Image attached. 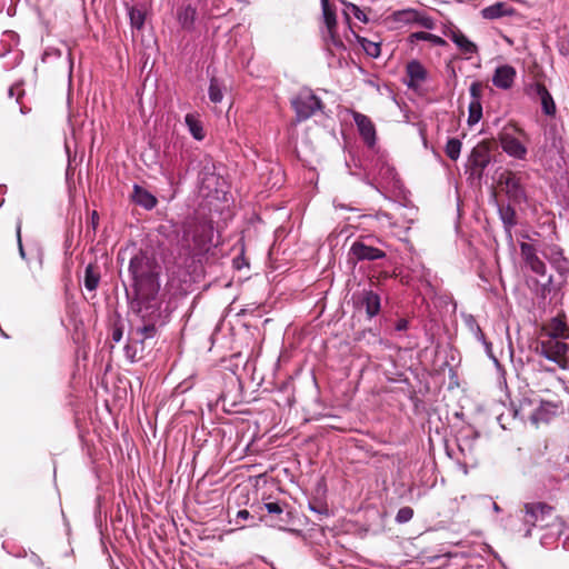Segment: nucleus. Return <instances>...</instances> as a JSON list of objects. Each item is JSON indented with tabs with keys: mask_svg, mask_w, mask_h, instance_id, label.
<instances>
[{
	"mask_svg": "<svg viewBox=\"0 0 569 569\" xmlns=\"http://www.w3.org/2000/svg\"><path fill=\"white\" fill-rule=\"evenodd\" d=\"M163 176L169 186V190L166 196H162V198L170 201L176 197V194L178 192L179 181L177 180L176 176L172 172H163Z\"/></svg>",
	"mask_w": 569,
	"mask_h": 569,
	"instance_id": "4c0bfd02",
	"label": "nucleus"
},
{
	"mask_svg": "<svg viewBox=\"0 0 569 569\" xmlns=\"http://www.w3.org/2000/svg\"><path fill=\"white\" fill-rule=\"evenodd\" d=\"M408 329V321L406 319H400L396 323L397 331H405Z\"/></svg>",
	"mask_w": 569,
	"mask_h": 569,
	"instance_id": "5fc2aeb1",
	"label": "nucleus"
},
{
	"mask_svg": "<svg viewBox=\"0 0 569 569\" xmlns=\"http://www.w3.org/2000/svg\"><path fill=\"white\" fill-rule=\"evenodd\" d=\"M516 77L517 71L512 66L502 64L496 68L492 83L498 89L508 90L513 86Z\"/></svg>",
	"mask_w": 569,
	"mask_h": 569,
	"instance_id": "ddd939ff",
	"label": "nucleus"
},
{
	"mask_svg": "<svg viewBox=\"0 0 569 569\" xmlns=\"http://www.w3.org/2000/svg\"><path fill=\"white\" fill-rule=\"evenodd\" d=\"M123 336V328L122 326L114 325L112 329V340L114 342H119L122 339Z\"/></svg>",
	"mask_w": 569,
	"mask_h": 569,
	"instance_id": "3c124183",
	"label": "nucleus"
},
{
	"mask_svg": "<svg viewBox=\"0 0 569 569\" xmlns=\"http://www.w3.org/2000/svg\"><path fill=\"white\" fill-rule=\"evenodd\" d=\"M413 517V509L411 507H402L396 515V521L398 523H406Z\"/></svg>",
	"mask_w": 569,
	"mask_h": 569,
	"instance_id": "a19ab883",
	"label": "nucleus"
},
{
	"mask_svg": "<svg viewBox=\"0 0 569 569\" xmlns=\"http://www.w3.org/2000/svg\"><path fill=\"white\" fill-rule=\"evenodd\" d=\"M184 123L193 139L201 141L204 139V130L198 113H187Z\"/></svg>",
	"mask_w": 569,
	"mask_h": 569,
	"instance_id": "b1692460",
	"label": "nucleus"
},
{
	"mask_svg": "<svg viewBox=\"0 0 569 569\" xmlns=\"http://www.w3.org/2000/svg\"><path fill=\"white\" fill-rule=\"evenodd\" d=\"M461 141L457 138H451L447 141V144H446V154L451 159V160H457L460 156V152H461Z\"/></svg>",
	"mask_w": 569,
	"mask_h": 569,
	"instance_id": "e433bc0d",
	"label": "nucleus"
},
{
	"mask_svg": "<svg viewBox=\"0 0 569 569\" xmlns=\"http://www.w3.org/2000/svg\"><path fill=\"white\" fill-rule=\"evenodd\" d=\"M61 57V51L56 48H48L42 54V61L47 62L50 58Z\"/></svg>",
	"mask_w": 569,
	"mask_h": 569,
	"instance_id": "de8ad7c7",
	"label": "nucleus"
},
{
	"mask_svg": "<svg viewBox=\"0 0 569 569\" xmlns=\"http://www.w3.org/2000/svg\"><path fill=\"white\" fill-rule=\"evenodd\" d=\"M358 43L363 51L371 58H378L381 53V46L377 41H371L365 37H357Z\"/></svg>",
	"mask_w": 569,
	"mask_h": 569,
	"instance_id": "c756f323",
	"label": "nucleus"
},
{
	"mask_svg": "<svg viewBox=\"0 0 569 569\" xmlns=\"http://www.w3.org/2000/svg\"><path fill=\"white\" fill-rule=\"evenodd\" d=\"M3 201H4L3 199L0 201V207L2 206Z\"/></svg>",
	"mask_w": 569,
	"mask_h": 569,
	"instance_id": "e2e57ef3",
	"label": "nucleus"
},
{
	"mask_svg": "<svg viewBox=\"0 0 569 569\" xmlns=\"http://www.w3.org/2000/svg\"><path fill=\"white\" fill-rule=\"evenodd\" d=\"M350 10L356 19L362 22H367L366 13L356 4H350Z\"/></svg>",
	"mask_w": 569,
	"mask_h": 569,
	"instance_id": "09e8293b",
	"label": "nucleus"
},
{
	"mask_svg": "<svg viewBox=\"0 0 569 569\" xmlns=\"http://www.w3.org/2000/svg\"><path fill=\"white\" fill-rule=\"evenodd\" d=\"M196 16V8L188 4L178 10V22L182 29L190 31L194 27Z\"/></svg>",
	"mask_w": 569,
	"mask_h": 569,
	"instance_id": "a878e982",
	"label": "nucleus"
},
{
	"mask_svg": "<svg viewBox=\"0 0 569 569\" xmlns=\"http://www.w3.org/2000/svg\"><path fill=\"white\" fill-rule=\"evenodd\" d=\"M378 174L388 184L397 186V183L399 182L398 173H397L395 167H392L388 162H382L380 164Z\"/></svg>",
	"mask_w": 569,
	"mask_h": 569,
	"instance_id": "c85d7f7f",
	"label": "nucleus"
},
{
	"mask_svg": "<svg viewBox=\"0 0 569 569\" xmlns=\"http://www.w3.org/2000/svg\"><path fill=\"white\" fill-rule=\"evenodd\" d=\"M558 406L550 401H541L540 406L531 415V420L535 423L548 422L556 416Z\"/></svg>",
	"mask_w": 569,
	"mask_h": 569,
	"instance_id": "4be33fe9",
	"label": "nucleus"
},
{
	"mask_svg": "<svg viewBox=\"0 0 569 569\" xmlns=\"http://www.w3.org/2000/svg\"><path fill=\"white\" fill-rule=\"evenodd\" d=\"M489 163L490 154L487 149L481 147L472 149L469 158V164L472 174H477L478 177H480Z\"/></svg>",
	"mask_w": 569,
	"mask_h": 569,
	"instance_id": "dca6fc26",
	"label": "nucleus"
},
{
	"mask_svg": "<svg viewBox=\"0 0 569 569\" xmlns=\"http://www.w3.org/2000/svg\"><path fill=\"white\" fill-rule=\"evenodd\" d=\"M124 352H126V357L130 361H134L136 360V350L133 349V347H131L130 345H127L124 347Z\"/></svg>",
	"mask_w": 569,
	"mask_h": 569,
	"instance_id": "864d4df0",
	"label": "nucleus"
},
{
	"mask_svg": "<svg viewBox=\"0 0 569 569\" xmlns=\"http://www.w3.org/2000/svg\"><path fill=\"white\" fill-rule=\"evenodd\" d=\"M358 303L365 308L369 319L376 317L381 309L380 296L372 290H362L358 296Z\"/></svg>",
	"mask_w": 569,
	"mask_h": 569,
	"instance_id": "2eb2a0df",
	"label": "nucleus"
},
{
	"mask_svg": "<svg viewBox=\"0 0 569 569\" xmlns=\"http://www.w3.org/2000/svg\"><path fill=\"white\" fill-rule=\"evenodd\" d=\"M100 282V271L97 266L89 263L84 270L83 284L89 291H94Z\"/></svg>",
	"mask_w": 569,
	"mask_h": 569,
	"instance_id": "bb28decb",
	"label": "nucleus"
},
{
	"mask_svg": "<svg viewBox=\"0 0 569 569\" xmlns=\"http://www.w3.org/2000/svg\"><path fill=\"white\" fill-rule=\"evenodd\" d=\"M291 107L296 112V120L302 122L321 111L323 102L310 88H302L291 99Z\"/></svg>",
	"mask_w": 569,
	"mask_h": 569,
	"instance_id": "423d86ee",
	"label": "nucleus"
},
{
	"mask_svg": "<svg viewBox=\"0 0 569 569\" xmlns=\"http://www.w3.org/2000/svg\"><path fill=\"white\" fill-rule=\"evenodd\" d=\"M216 180L217 177L213 173H206V177L201 178V188L210 190L211 182H214Z\"/></svg>",
	"mask_w": 569,
	"mask_h": 569,
	"instance_id": "8fccbe9b",
	"label": "nucleus"
},
{
	"mask_svg": "<svg viewBox=\"0 0 569 569\" xmlns=\"http://www.w3.org/2000/svg\"><path fill=\"white\" fill-rule=\"evenodd\" d=\"M528 178L527 172L506 170L500 173L498 184L513 204H521L527 201L525 182Z\"/></svg>",
	"mask_w": 569,
	"mask_h": 569,
	"instance_id": "39448f33",
	"label": "nucleus"
},
{
	"mask_svg": "<svg viewBox=\"0 0 569 569\" xmlns=\"http://www.w3.org/2000/svg\"><path fill=\"white\" fill-rule=\"evenodd\" d=\"M516 13L515 8L506 2H496L481 10V17L487 20H495L502 17L513 16Z\"/></svg>",
	"mask_w": 569,
	"mask_h": 569,
	"instance_id": "6ab92c4d",
	"label": "nucleus"
},
{
	"mask_svg": "<svg viewBox=\"0 0 569 569\" xmlns=\"http://www.w3.org/2000/svg\"><path fill=\"white\" fill-rule=\"evenodd\" d=\"M549 139L551 141L550 148L555 150L557 153H560L563 150L562 138L558 136L556 130H551L549 132Z\"/></svg>",
	"mask_w": 569,
	"mask_h": 569,
	"instance_id": "79ce46f5",
	"label": "nucleus"
},
{
	"mask_svg": "<svg viewBox=\"0 0 569 569\" xmlns=\"http://www.w3.org/2000/svg\"><path fill=\"white\" fill-rule=\"evenodd\" d=\"M409 39H410L411 42H413V41H429L433 46H437V47H443V46L447 44L446 40L442 39L441 37L437 36V34H433V33L425 32V31L413 32V33L410 34Z\"/></svg>",
	"mask_w": 569,
	"mask_h": 569,
	"instance_id": "cd10ccee",
	"label": "nucleus"
},
{
	"mask_svg": "<svg viewBox=\"0 0 569 569\" xmlns=\"http://www.w3.org/2000/svg\"><path fill=\"white\" fill-rule=\"evenodd\" d=\"M428 79V71L419 60H411L406 64V79L403 83L417 91Z\"/></svg>",
	"mask_w": 569,
	"mask_h": 569,
	"instance_id": "9d476101",
	"label": "nucleus"
},
{
	"mask_svg": "<svg viewBox=\"0 0 569 569\" xmlns=\"http://www.w3.org/2000/svg\"><path fill=\"white\" fill-rule=\"evenodd\" d=\"M251 517L250 512L246 509L243 510H239L238 513H237V518L238 519H242V520H247Z\"/></svg>",
	"mask_w": 569,
	"mask_h": 569,
	"instance_id": "6e6d98bb",
	"label": "nucleus"
},
{
	"mask_svg": "<svg viewBox=\"0 0 569 569\" xmlns=\"http://www.w3.org/2000/svg\"><path fill=\"white\" fill-rule=\"evenodd\" d=\"M485 347V350H486V353L491 358L493 359L495 362H498L496 357L493 356V352H492V343L490 341H488L486 338H485V342H481Z\"/></svg>",
	"mask_w": 569,
	"mask_h": 569,
	"instance_id": "603ef678",
	"label": "nucleus"
},
{
	"mask_svg": "<svg viewBox=\"0 0 569 569\" xmlns=\"http://www.w3.org/2000/svg\"><path fill=\"white\" fill-rule=\"evenodd\" d=\"M417 18L418 19L415 22L416 24H419V26H421V27H423L426 29H433L435 28V20L431 17L422 13L419 10H418V17Z\"/></svg>",
	"mask_w": 569,
	"mask_h": 569,
	"instance_id": "37998d69",
	"label": "nucleus"
},
{
	"mask_svg": "<svg viewBox=\"0 0 569 569\" xmlns=\"http://www.w3.org/2000/svg\"><path fill=\"white\" fill-rule=\"evenodd\" d=\"M131 309L139 316L141 321H156L157 323H167L169 320L168 308H163V301L159 293L143 292L131 295Z\"/></svg>",
	"mask_w": 569,
	"mask_h": 569,
	"instance_id": "20e7f679",
	"label": "nucleus"
},
{
	"mask_svg": "<svg viewBox=\"0 0 569 569\" xmlns=\"http://www.w3.org/2000/svg\"><path fill=\"white\" fill-rule=\"evenodd\" d=\"M513 203L510 201L508 203H498V214L503 224L505 231L511 237L512 229L517 226V213Z\"/></svg>",
	"mask_w": 569,
	"mask_h": 569,
	"instance_id": "f3484780",
	"label": "nucleus"
},
{
	"mask_svg": "<svg viewBox=\"0 0 569 569\" xmlns=\"http://www.w3.org/2000/svg\"><path fill=\"white\" fill-rule=\"evenodd\" d=\"M565 461H566V462H569V455H568V456H566Z\"/></svg>",
	"mask_w": 569,
	"mask_h": 569,
	"instance_id": "680f3d73",
	"label": "nucleus"
},
{
	"mask_svg": "<svg viewBox=\"0 0 569 569\" xmlns=\"http://www.w3.org/2000/svg\"><path fill=\"white\" fill-rule=\"evenodd\" d=\"M309 509L319 516H329V509L326 503L322 502H309Z\"/></svg>",
	"mask_w": 569,
	"mask_h": 569,
	"instance_id": "a18cd8bd",
	"label": "nucleus"
},
{
	"mask_svg": "<svg viewBox=\"0 0 569 569\" xmlns=\"http://www.w3.org/2000/svg\"><path fill=\"white\" fill-rule=\"evenodd\" d=\"M209 99L213 103H219L223 99L222 87L217 78H211L208 89Z\"/></svg>",
	"mask_w": 569,
	"mask_h": 569,
	"instance_id": "473e14b6",
	"label": "nucleus"
},
{
	"mask_svg": "<svg viewBox=\"0 0 569 569\" xmlns=\"http://www.w3.org/2000/svg\"><path fill=\"white\" fill-rule=\"evenodd\" d=\"M548 332L546 338L553 339H568L569 340V328L566 323L565 316L558 315L553 317L548 325Z\"/></svg>",
	"mask_w": 569,
	"mask_h": 569,
	"instance_id": "aec40b11",
	"label": "nucleus"
},
{
	"mask_svg": "<svg viewBox=\"0 0 569 569\" xmlns=\"http://www.w3.org/2000/svg\"><path fill=\"white\" fill-rule=\"evenodd\" d=\"M499 144L505 153L517 160H526L528 149L526 144L513 133L503 130L498 136Z\"/></svg>",
	"mask_w": 569,
	"mask_h": 569,
	"instance_id": "6e6552de",
	"label": "nucleus"
},
{
	"mask_svg": "<svg viewBox=\"0 0 569 569\" xmlns=\"http://www.w3.org/2000/svg\"><path fill=\"white\" fill-rule=\"evenodd\" d=\"M264 508L269 516L262 518V520L270 527L286 530V527L290 523V512H284L281 503L277 501L264 503Z\"/></svg>",
	"mask_w": 569,
	"mask_h": 569,
	"instance_id": "9b49d317",
	"label": "nucleus"
},
{
	"mask_svg": "<svg viewBox=\"0 0 569 569\" xmlns=\"http://www.w3.org/2000/svg\"><path fill=\"white\" fill-rule=\"evenodd\" d=\"M132 200L146 210H152L158 203L157 198L139 184L133 186Z\"/></svg>",
	"mask_w": 569,
	"mask_h": 569,
	"instance_id": "412c9836",
	"label": "nucleus"
},
{
	"mask_svg": "<svg viewBox=\"0 0 569 569\" xmlns=\"http://www.w3.org/2000/svg\"><path fill=\"white\" fill-rule=\"evenodd\" d=\"M99 221V216L97 213V211H93L92 212V224H93V228H96V224L98 223Z\"/></svg>",
	"mask_w": 569,
	"mask_h": 569,
	"instance_id": "4d7b16f0",
	"label": "nucleus"
},
{
	"mask_svg": "<svg viewBox=\"0 0 569 569\" xmlns=\"http://www.w3.org/2000/svg\"><path fill=\"white\" fill-rule=\"evenodd\" d=\"M445 34L465 54H473L478 52V47L469 40L467 36L457 27L449 28Z\"/></svg>",
	"mask_w": 569,
	"mask_h": 569,
	"instance_id": "4468645a",
	"label": "nucleus"
},
{
	"mask_svg": "<svg viewBox=\"0 0 569 569\" xmlns=\"http://www.w3.org/2000/svg\"><path fill=\"white\" fill-rule=\"evenodd\" d=\"M352 118L359 131V134L368 148H373L377 142V131L371 119L358 111H352Z\"/></svg>",
	"mask_w": 569,
	"mask_h": 569,
	"instance_id": "1a4fd4ad",
	"label": "nucleus"
},
{
	"mask_svg": "<svg viewBox=\"0 0 569 569\" xmlns=\"http://www.w3.org/2000/svg\"><path fill=\"white\" fill-rule=\"evenodd\" d=\"M350 253L358 261H375L386 257V252L379 248L369 246L362 241H355L350 247Z\"/></svg>",
	"mask_w": 569,
	"mask_h": 569,
	"instance_id": "f8f14e48",
	"label": "nucleus"
},
{
	"mask_svg": "<svg viewBox=\"0 0 569 569\" xmlns=\"http://www.w3.org/2000/svg\"><path fill=\"white\" fill-rule=\"evenodd\" d=\"M520 252L526 267L536 274L535 279L529 280V286L537 296L546 299L567 282L569 260L560 247L550 244L539 250L532 243L521 242Z\"/></svg>",
	"mask_w": 569,
	"mask_h": 569,
	"instance_id": "f257e3e1",
	"label": "nucleus"
},
{
	"mask_svg": "<svg viewBox=\"0 0 569 569\" xmlns=\"http://www.w3.org/2000/svg\"><path fill=\"white\" fill-rule=\"evenodd\" d=\"M531 89L535 92V94L540 99L542 112L547 116H555L557 110L556 103L546 86L537 82L532 86Z\"/></svg>",
	"mask_w": 569,
	"mask_h": 569,
	"instance_id": "a211bd4d",
	"label": "nucleus"
},
{
	"mask_svg": "<svg viewBox=\"0 0 569 569\" xmlns=\"http://www.w3.org/2000/svg\"><path fill=\"white\" fill-rule=\"evenodd\" d=\"M204 228L203 227H196L193 231V247L197 250H204L207 248V244L210 242V239L203 234Z\"/></svg>",
	"mask_w": 569,
	"mask_h": 569,
	"instance_id": "c9c22d12",
	"label": "nucleus"
},
{
	"mask_svg": "<svg viewBox=\"0 0 569 569\" xmlns=\"http://www.w3.org/2000/svg\"><path fill=\"white\" fill-rule=\"evenodd\" d=\"M141 326L134 329V335L140 343H143L147 339H152L157 336L159 328L166 323H157L156 321H141Z\"/></svg>",
	"mask_w": 569,
	"mask_h": 569,
	"instance_id": "5701e85b",
	"label": "nucleus"
},
{
	"mask_svg": "<svg viewBox=\"0 0 569 569\" xmlns=\"http://www.w3.org/2000/svg\"><path fill=\"white\" fill-rule=\"evenodd\" d=\"M321 7H322V17L326 28L325 29H332L337 28V17L335 10L329 4L328 0H321Z\"/></svg>",
	"mask_w": 569,
	"mask_h": 569,
	"instance_id": "7c9ffc66",
	"label": "nucleus"
},
{
	"mask_svg": "<svg viewBox=\"0 0 569 569\" xmlns=\"http://www.w3.org/2000/svg\"><path fill=\"white\" fill-rule=\"evenodd\" d=\"M16 233H17L19 254L23 260H26L27 259L26 251H24L22 240H21V220L20 219L17 222Z\"/></svg>",
	"mask_w": 569,
	"mask_h": 569,
	"instance_id": "49530a36",
	"label": "nucleus"
},
{
	"mask_svg": "<svg viewBox=\"0 0 569 569\" xmlns=\"http://www.w3.org/2000/svg\"><path fill=\"white\" fill-rule=\"evenodd\" d=\"M492 509L497 513L501 511V508L496 502H492Z\"/></svg>",
	"mask_w": 569,
	"mask_h": 569,
	"instance_id": "bf43d9fd",
	"label": "nucleus"
},
{
	"mask_svg": "<svg viewBox=\"0 0 569 569\" xmlns=\"http://www.w3.org/2000/svg\"><path fill=\"white\" fill-rule=\"evenodd\" d=\"M322 39L326 46V49L333 54V50H345V43L341 38L337 34V28L332 29H323L322 30Z\"/></svg>",
	"mask_w": 569,
	"mask_h": 569,
	"instance_id": "393cba45",
	"label": "nucleus"
},
{
	"mask_svg": "<svg viewBox=\"0 0 569 569\" xmlns=\"http://www.w3.org/2000/svg\"><path fill=\"white\" fill-rule=\"evenodd\" d=\"M468 109H469L468 124L472 126V124L478 123L482 117L481 101H470Z\"/></svg>",
	"mask_w": 569,
	"mask_h": 569,
	"instance_id": "f704fd0d",
	"label": "nucleus"
},
{
	"mask_svg": "<svg viewBox=\"0 0 569 569\" xmlns=\"http://www.w3.org/2000/svg\"><path fill=\"white\" fill-rule=\"evenodd\" d=\"M459 450L465 458L473 457V440L463 438L459 441Z\"/></svg>",
	"mask_w": 569,
	"mask_h": 569,
	"instance_id": "ea45409f",
	"label": "nucleus"
},
{
	"mask_svg": "<svg viewBox=\"0 0 569 569\" xmlns=\"http://www.w3.org/2000/svg\"><path fill=\"white\" fill-rule=\"evenodd\" d=\"M418 10L416 9H403L398 10L393 13V18L398 22L415 23L418 19Z\"/></svg>",
	"mask_w": 569,
	"mask_h": 569,
	"instance_id": "72a5a7b5",
	"label": "nucleus"
},
{
	"mask_svg": "<svg viewBox=\"0 0 569 569\" xmlns=\"http://www.w3.org/2000/svg\"><path fill=\"white\" fill-rule=\"evenodd\" d=\"M513 131H515L516 133H518L519 136H522V137H525V136H526L525 131H523L522 129H520V128H515V129H513Z\"/></svg>",
	"mask_w": 569,
	"mask_h": 569,
	"instance_id": "13d9d810",
	"label": "nucleus"
},
{
	"mask_svg": "<svg viewBox=\"0 0 569 569\" xmlns=\"http://www.w3.org/2000/svg\"><path fill=\"white\" fill-rule=\"evenodd\" d=\"M160 266L158 262L146 252H138L134 254L128 266V271L131 278V289L126 288L127 298L131 295L160 291Z\"/></svg>",
	"mask_w": 569,
	"mask_h": 569,
	"instance_id": "f03ea898",
	"label": "nucleus"
},
{
	"mask_svg": "<svg viewBox=\"0 0 569 569\" xmlns=\"http://www.w3.org/2000/svg\"><path fill=\"white\" fill-rule=\"evenodd\" d=\"M130 23L136 29H141L144 23V13L137 9H131L129 12Z\"/></svg>",
	"mask_w": 569,
	"mask_h": 569,
	"instance_id": "58836bf2",
	"label": "nucleus"
},
{
	"mask_svg": "<svg viewBox=\"0 0 569 569\" xmlns=\"http://www.w3.org/2000/svg\"><path fill=\"white\" fill-rule=\"evenodd\" d=\"M469 92L471 96V101H481L482 83L479 81H473L470 84Z\"/></svg>",
	"mask_w": 569,
	"mask_h": 569,
	"instance_id": "c03bdc74",
	"label": "nucleus"
},
{
	"mask_svg": "<svg viewBox=\"0 0 569 569\" xmlns=\"http://www.w3.org/2000/svg\"><path fill=\"white\" fill-rule=\"evenodd\" d=\"M519 519L522 521V528L519 532H522L523 537H530L532 529L539 528H552L555 529L553 535H560L562 530V521L556 515L553 506L543 501H531L523 503L520 510Z\"/></svg>",
	"mask_w": 569,
	"mask_h": 569,
	"instance_id": "7ed1b4c3",
	"label": "nucleus"
},
{
	"mask_svg": "<svg viewBox=\"0 0 569 569\" xmlns=\"http://www.w3.org/2000/svg\"><path fill=\"white\" fill-rule=\"evenodd\" d=\"M14 90H16V88H14V87H10V89H9V96H10V97H13V96H14Z\"/></svg>",
	"mask_w": 569,
	"mask_h": 569,
	"instance_id": "052dcab7",
	"label": "nucleus"
},
{
	"mask_svg": "<svg viewBox=\"0 0 569 569\" xmlns=\"http://www.w3.org/2000/svg\"><path fill=\"white\" fill-rule=\"evenodd\" d=\"M463 321L466 327L469 329V331L475 336V338L480 341L485 342V333L482 332L479 323L477 322L476 318L472 315H467L463 317Z\"/></svg>",
	"mask_w": 569,
	"mask_h": 569,
	"instance_id": "2f4dec72",
	"label": "nucleus"
},
{
	"mask_svg": "<svg viewBox=\"0 0 569 569\" xmlns=\"http://www.w3.org/2000/svg\"><path fill=\"white\" fill-rule=\"evenodd\" d=\"M537 353L566 369L569 363V340L545 338L536 348Z\"/></svg>",
	"mask_w": 569,
	"mask_h": 569,
	"instance_id": "0eeeda50",
	"label": "nucleus"
}]
</instances>
